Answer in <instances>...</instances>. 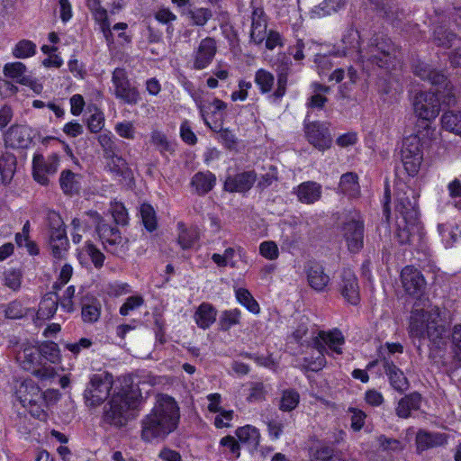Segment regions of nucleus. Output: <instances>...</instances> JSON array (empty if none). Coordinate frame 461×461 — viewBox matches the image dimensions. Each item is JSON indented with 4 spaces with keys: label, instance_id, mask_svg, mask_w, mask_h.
Wrapping results in <instances>:
<instances>
[{
    "label": "nucleus",
    "instance_id": "obj_1",
    "mask_svg": "<svg viewBox=\"0 0 461 461\" xmlns=\"http://www.w3.org/2000/svg\"><path fill=\"white\" fill-rule=\"evenodd\" d=\"M179 420L176 401L167 394H158L150 412L141 420L140 437L145 442L164 440L176 429Z\"/></svg>",
    "mask_w": 461,
    "mask_h": 461
},
{
    "label": "nucleus",
    "instance_id": "obj_2",
    "mask_svg": "<svg viewBox=\"0 0 461 461\" xmlns=\"http://www.w3.org/2000/svg\"><path fill=\"white\" fill-rule=\"evenodd\" d=\"M395 198V238L401 245H413L420 241L423 231L419 219L417 194L409 186L398 188Z\"/></svg>",
    "mask_w": 461,
    "mask_h": 461
},
{
    "label": "nucleus",
    "instance_id": "obj_3",
    "mask_svg": "<svg viewBox=\"0 0 461 461\" xmlns=\"http://www.w3.org/2000/svg\"><path fill=\"white\" fill-rule=\"evenodd\" d=\"M439 317L440 310L438 306L420 308L415 303L410 315V336L419 339H428L431 347L443 348L447 343L448 334Z\"/></svg>",
    "mask_w": 461,
    "mask_h": 461
},
{
    "label": "nucleus",
    "instance_id": "obj_4",
    "mask_svg": "<svg viewBox=\"0 0 461 461\" xmlns=\"http://www.w3.org/2000/svg\"><path fill=\"white\" fill-rule=\"evenodd\" d=\"M358 60L364 66H377L387 71L395 68L397 48L385 34L375 33L367 45L358 50Z\"/></svg>",
    "mask_w": 461,
    "mask_h": 461
},
{
    "label": "nucleus",
    "instance_id": "obj_5",
    "mask_svg": "<svg viewBox=\"0 0 461 461\" xmlns=\"http://www.w3.org/2000/svg\"><path fill=\"white\" fill-rule=\"evenodd\" d=\"M141 395L138 388L133 386L122 387L118 391H114L108 407L105 406L104 412V420L115 427H122L127 424L131 419V411H134Z\"/></svg>",
    "mask_w": 461,
    "mask_h": 461
},
{
    "label": "nucleus",
    "instance_id": "obj_6",
    "mask_svg": "<svg viewBox=\"0 0 461 461\" xmlns=\"http://www.w3.org/2000/svg\"><path fill=\"white\" fill-rule=\"evenodd\" d=\"M413 73L421 80L428 81L436 87V96L438 98V103H442L448 106L456 104V97L454 93V87L447 77L440 71L431 68L427 63L417 62L412 66Z\"/></svg>",
    "mask_w": 461,
    "mask_h": 461
},
{
    "label": "nucleus",
    "instance_id": "obj_7",
    "mask_svg": "<svg viewBox=\"0 0 461 461\" xmlns=\"http://www.w3.org/2000/svg\"><path fill=\"white\" fill-rule=\"evenodd\" d=\"M340 233L350 253L357 254L364 248L365 221L358 211H349L343 218Z\"/></svg>",
    "mask_w": 461,
    "mask_h": 461
},
{
    "label": "nucleus",
    "instance_id": "obj_8",
    "mask_svg": "<svg viewBox=\"0 0 461 461\" xmlns=\"http://www.w3.org/2000/svg\"><path fill=\"white\" fill-rule=\"evenodd\" d=\"M96 222L95 231L104 249L117 257L122 258L128 251V239L122 236L116 226H112L102 221L98 213H94Z\"/></svg>",
    "mask_w": 461,
    "mask_h": 461
},
{
    "label": "nucleus",
    "instance_id": "obj_9",
    "mask_svg": "<svg viewBox=\"0 0 461 461\" xmlns=\"http://www.w3.org/2000/svg\"><path fill=\"white\" fill-rule=\"evenodd\" d=\"M113 384V375L107 372L93 375L84 393L86 405L94 407L104 402L110 394Z\"/></svg>",
    "mask_w": 461,
    "mask_h": 461
},
{
    "label": "nucleus",
    "instance_id": "obj_10",
    "mask_svg": "<svg viewBox=\"0 0 461 461\" xmlns=\"http://www.w3.org/2000/svg\"><path fill=\"white\" fill-rule=\"evenodd\" d=\"M403 168L409 176H415L423 160L422 145L418 135L404 138L401 149Z\"/></svg>",
    "mask_w": 461,
    "mask_h": 461
},
{
    "label": "nucleus",
    "instance_id": "obj_11",
    "mask_svg": "<svg viewBox=\"0 0 461 461\" xmlns=\"http://www.w3.org/2000/svg\"><path fill=\"white\" fill-rule=\"evenodd\" d=\"M113 95L127 104H136L140 100L138 89L131 86L124 68H116L112 75Z\"/></svg>",
    "mask_w": 461,
    "mask_h": 461
},
{
    "label": "nucleus",
    "instance_id": "obj_12",
    "mask_svg": "<svg viewBox=\"0 0 461 461\" xmlns=\"http://www.w3.org/2000/svg\"><path fill=\"white\" fill-rule=\"evenodd\" d=\"M416 115L424 121V128H429V122L439 113L438 98L432 92H420L416 95L413 103Z\"/></svg>",
    "mask_w": 461,
    "mask_h": 461
},
{
    "label": "nucleus",
    "instance_id": "obj_13",
    "mask_svg": "<svg viewBox=\"0 0 461 461\" xmlns=\"http://www.w3.org/2000/svg\"><path fill=\"white\" fill-rule=\"evenodd\" d=\"M59 162V158L57 154H51L46 158L42 155H35L32 161V174L35 181L42 185H47L49 176L57 172Z\"/></svg>",
    "mask_w": 461,
    "mask_h": 461
},
{
    "label": "nucleus",
    "instance_id": "obj_14",
    "mask_svg": "<svg viewBox=\"0 0 461 461\" xmlns=\"http://www.w3.org/2000/svg\"><path fill=\"white\" fill-rule=\"evenodd\" d=\"M204 123L212 131H218L223 119V112L227 108L226 103L214 98L212 102H200L197 104Z\"/></svg>",
    "mask_w": 461,
    "mask_h": 461
},
{
    "label": "nucleus",
    "instance_id": "obj_15",
    "mask_svg": "<svg viewBox=\"0 0 461 461\" xmlns=\"http://www.w3.org/2000/svg\"><path fill=\"white\" fill-rule=\"evenodd\" d=\"M252 11L250 14V41L256 45H261L267 32L268 17L262 6H257L254 2L250 5Z\"/></svg>",
    "mask_w": 461,
    "mask_h": 461
},
{
    "label": "nucleus",
    "instance_id": "obj_16",
    "mask_svg": "<svg viewBox=\"0 0 461 461\" xmlns=\"http://www.w3.org/2000/svg\"><path fill=\"white\" fill-rule=\"evenodd\" d=\"M14 397L24 408L38 405L42 400L40 387L32 379H25L15 384Z\"/></svg>",
    "mask_w": 461,
    "mask_h": 461
},
{
    "label": "nucleus",
    "instance_id": "obj_17",
    "mask_svg": "<svg viewBox=\"0 0 461 461\" xmlns=\"http://www.w3.org/2000/svg\"><path fill=\"white\" fill-rule=\"evenodd\" d=\"M33 130L27 125L15 124L5 133L4 140L6 147L26 149L33 139Z\"/></svg>",
    "mask_w": 461,
    "mask_h": 461
},
{
    "label": "nucleus",
    "instance_id": "obj_18",
    "mask_svg": "<svg viewBox=\"0 0 461 461\" xmlns=\"http://www.w3.org/2000/svg\"><path fill=\"white\" fill-rule=\"evenodd\" d=\"M217 51L216 41L212 37L203 39L193 53V68L202 70L213 60Z\"/></svg>",
    "mask_w": 461,
    "mask_h": 461
},
{
    "label": "nucleus",
    "instance_id": "obj_19",
    "mask_svg": "<svg viewBox=\"0 0 461 461\" xmlns=\"http://www.w3.org/2000/svg\"><path fill=\"white\" fill-rule=\"evenodd\" d=\"M401 280L406 293L413 296L420 295L426 288L423 275L412 266H406L402 268Z\"/></svg>",
    "mask_w": 461,
    "mask_h": 461
},
{
    "label": "nucleus",
    "instance_id": "obj_20",
    "mask_svg": "<svg viewBox=\"0 0 461 461\" xmlns=\"http://www.w3.org/2000/svg\"><path fill=\"white\" fill-rule=\"evenodd\" d=\"M292 60L285 54H280L276 62L277 87L275 92L269 95L274 101L280 100L286 92L288 77L292 72Z\"/></svg>",
    "mask_w": 461,
    "mask_h": 461
},
{
    "label": "nucleus",
    "instance_id": "obj_21",
    "mask_svg": "<svg viewBox=\"0 0 461 461\" xmlns=\"http://www.w3.org/2000/svg\"><path fill=\"white\" fill-rule=\"evenodd\" d=\"M340 293L348 303L352 305L359 303V285L357 278L351 269H344L341 273Z\"/></svg>",
    "mask_w": 461,
    "mask_h": 461
},
{
    "label": "nucleus",
    "instance_id": "obj_22",
    "mask_svg": "<svg viewBox=\"0 0 461 461\" xmlns=\"http://www.w3.org/2000/svg\"><path fill=\"white\" fill-rule=\"evenodd\" d=\"M305 135L308 141L319 150L328 149L331 146L329 130L317 122L306 125Z\"/></svg>",
    "mask_w": 461,
    "mask_h": 461
},
{
    "label": "nucleus",
    "instance_id": "obj_23",
    "mask_svg": "<svg viewBox=\"0 0 461 461\" xmlns=\"http://www.w3.org/2000/svg\"><path fill=\"white\" fill-rule=\"evenodd\" d=\"M256 180L257 174L254 171H244L228 176L224 182V189L230 193H245L253 186Z\"/></svg>",
    "mask_w": 461,
    "mask_h": 461
},
{
    "label": "nucleus",
    "instance_id": "obj_24",
    "mask_svg": "<svg viewBox=\"0 0 461 461\" xmlns=\"http://www.w3.org/2000/svg\"><path fill=\"white\" fill-rule=\"evenodd\" d=\"M381 361L391 386L398 392L407 390L409 386L408 380L404 373L394 364L392 357H384Z\"/></svg>",
    "mask_w": 461,
    "mask_h": 461
},
{
    "label": "nucleus",
    "instance_id": "obj_25",
    "mask_svg": "<svg viewBox=\"0 0 461 461\" xmlns=\"http://www.w3.org/2000/svg\"><path fill=\"white\" fill-rule=\"evenodd\" d=\"M3 71L5 77L12 78L18 84L30 86L34 91L39 86L36 80L32 76L27 75L26 66L20 61L6 63Z\"/></svg>",
    "mask_w": 461,
    "mask_h": 461
},
{
    "label": "nucleus",
    "instance_id": "obj_26",
    "mask_svg": "<svg viewBox=\"0 0 461 461\" xmlns=\"http://www.w3.org/2000/svg\"><path fill=\"white\" fill-rule=\"evenodd\" d=\"M305 271L309 285L317 292H323L330 280L323 267L319 263H311Z\"/></svg>",
    "mask_w": 461,
    "mask_h": 461
},
{
    "label": "nucleus",
    "instance_id": "obj_27",
    "mask_svg": "<svg viewBox=\"0 0 461 461\" xmlns=\"http://www.w3.org/2000/svg\"><path fill=\"white\" fill-rule=\"evenodd\" d=\"M447 436L440 432L420 430L416 435V445L419 451L443 446L447 443Z\"/></svg>",
    "mask_w": 461,
    "mask_h": 461
},
{
    "label": "nucleus",
    "instance_id": "obj_28",
    "mask_svg": "<svg viewBox=\"0 0 461 461\" xmlns=\"http://www.w3.org/2000/svg\"><path fill=\"white\" fill-rule=\"evenodd\" d=\"M321 185L313 181H306L300 184L296 189L298 200L306 204H312L319 201L321 197Z\"/></svg>",
    "mask_w": 461,
    "mask_h": 461
},
{
    "label": "nucleus",
    "instance_id": "obj_29",
    "mask_svg": "<svg viewBox=\"0 0 461 461\" xmlns=\"http://www.w3.org/2000/svg\"><path fill=\"white\" fill-rule=\"evenodd\" d=\"M21 366L24 370L31 371L41 378H47L49 375L47 370L34 369L35 366L40 364L41 357L38 348H26L23 352V356L18 357Z\"/></svg>",
    "mask_w": 461,
    "mask_h": 461
},
{
    "label": "nucleus",
    "instance_id": "obj_30",
    "mask_svg": "<svg viewBox=\"0 0 461 461\" xmlns=\"http://www.w3.org/2000/svg\"><path fill=\"white\" fill-rule=\"evenodd\" d=\"M49 246L54 258L63 259L69 248L66 230H58L50 233Z\"/></svg>",
    "mask_w": 461,
    "mask_h": 461
},
{
    "label": "nucleus",
    "instance_id": "obj_31",
    "mask_svg": "<svg viewBox=\"0 0 461 461\" xmlns=\"http://www.w3.org/2000/svg\"><path fill=\"white\" fill-rule=\"evenodd\" d=\"M190 184L198 195H204L216 185V176L211 171L197 172L193 176Z\"/></svg>",
    "mask_w": 461,
    "mask_h": 461
},
{
    "label": "nucleus",
    "instance_id": "obj_32",
    "mask_svg": "<svg viewBox=\"0 0 461 461\" xmlns=\"http://www.w3.org/2000/svg\"><path fill=\"white\" fill-rule=\"evenodd\" d=\"M217 310L209 303H202L196 309L194 319L197 326L203 330L209 329L216 321Z\"/></svg>",
    "mask_w": 461,
    "mask_h": 461
},
{
    "label": "nucleus",
    "instance_id": "obj_33",
    "mask_svg": "<svg viewBox=\"0 0 461 461\" xmlns=\"http://www.w3.org/2000/svg\"><path fill=\"white\" fill-rule=\"evenodd\" d=\"M236 436L239 438V442L247 446L249 451L256 450L259 445V431L251 425L238 428L236 429Z\"/></svg>",
    "mask_w": 461,
    "mask_h": 461
},
{
    "label": "nucleus",
    "instance_id": "obj_34",
    "mask_svg": "<svg viewBox=\"0 0 461 461\" xmlns=\"http://www.w3.org/2000/svg\"><path fill=\"white\" fill-rule=\"evenodd\" d=\"M81 315L84 322L94 323L101 315V303L97 299L84 296L81 300Z\"/></svg>",
    "mask_w": 461,
    "mask_h": 461
},
{
    "label": "nucleus",
    "instance_id": "obj_35",
    "mask_svg": "<svg viewBox=\"0 0 461 461\" xmlns=\"http://www.w3.org/2000/svg\"><path fill=\"white\" fill-rule=\"evenodd\" d=\"M81 175L65 169L59 177L60 188L66 194L73 195L78 194L81 189Z\"/></svg>",
    "mask_w": 461,
    "mask_h": 461
},
{
    "label": "nucleus",
    "instance_id": "obj_36",
    "mask_svg": "<svg viewBox=\"0 0 461 461\" xmlns=\"http://www.w3.org/2000/svg\"><path fill=\"white\" fill-rule=\"evenodd\" d=\"M58 305V294L56 293L46 294L40 302L37 318L40 320H49L52 318L57 312Z\"/></svg>",
    "mask_w": 461,
    "mask_h": 461
},
{
    "label": "nucleus",
    "instance_id": "obj_37",
    "mask_svg": "<svg viewBox=\"0 0 461 461\" xmlns=\"http://www.w3.org/2000/svg\"><path fill=\"white\" fill-rule=\"evenodd\" d=\"M421 402V395L418 393H412L402 398L396 408V414L400 418H408L411 411L420 409Z\"/></svg>",
    "mask_w": 461,
    "mask_h": 461
},
{
    "label": "nucleus",
    "instance_id": "obj_38",
    "mask_svg": "<svg viewBox=\"0 0 461 461\" xmlns=\"http://www.w3.org/2000/svg\"><path fill=\"white\" fill-rule=\"evenodd\" d=\"M440 120L446 131L461 136V111H446Z\"/></svg>",
    "mask_w": 461,
    "mask_h": 461
},
{
    "label": "nucleus",
    "instance_id": "obj_39",
    "mask_svg": "<svg viewBox=\"0 0 461 461\" xmlns=\"http://www.w3.org/2000/svg\"><path fill=\"white\" fill-rule=\"evenodd\" d=\"M339 188L349 197L357 196L360 190L357 175L352 172L343 174L340 177Z\"/></svg>",
    "mask_w": 461,
    "mask_h": 461
},
{
    "label": "nucleus",
    "instance_id": "obj_40",
    "mask_svg": "<svg viewBox=\"0 0 461 461\" xmlns=\"http://www.w3.org/2000/svg\"><path fill=\"white\" fill-rule=\"evenodd\" d=\"M438 230L446 248L452 247L461 238V227L456 224H438Z\"/></svg>",
    "mask_w": 461,
    "mask_h": 461
},
{
    "label": "nucleus",
    "instance_id": "obj_41",
    "mask_svg": "<svg viewBox=\"0 0 461 461\" xmlns=\"http://www.w3.org/2000/svg\"><path fill=\"white\" fill-rule=\"evenodd\" d=\"M320 337L332 353L337 355L342 354L341 345L344 344L345 339L341 331L338 330L329 332L322 331L320 333Z\"/></svg>",
    "mask_w": 461,
    "mask_h": 461
},
{
    "label": "nucleus",
    "instance_id": "obj_42",
    "mask_svg": "<svg viewBox=\"0 0 461 461\" xmlns=\"http://www.w3.org/2000/svg\"><path fill=\"white\" fill-rule=\"evenodd\" d=\"M325 354L329 355L327 348L321 346L316 357L311 356L303 358V368L312 372L321 370L327 364Z\"/></svg>",
    "mask_w": 461,
    "mask_h": 461
},
{
    "label": "nucleus",
    "instance_id": "obj_43",
    "mask_svg": "<svg viewBox=\"0 0 461 461\" xmlns=\"http://www.w3.org/2000/svg\"><path fill=\"white\" fill-rule=\"evenodd\" d=\"M179 234L177 243L182 249H189L193 248L199 239V234L196 229L185 228L183 223H178Z\"/></svg>",
    "mask_w": 461,
    "mask_h": 461
},
{
    "label": "nucleus",
    "instance_id": "obj_44",
    "mask_svg": "<svg viewBox=\"0 0 461 461\" xmlns=\"http://www.w3.org/2000/svg\"><path fill=\"white\" fill-rule=\"evenodd\" d=\"M98 143L102 147L104 158H113L115 154L119 152L117 146V139L112 134V132H103L99 134Z\"/></svg>",
    "mask_w": 461,
    "mask_h": 461
},
{
    "label": "nucleus",
    "instance_id": "obj_45",
    "mask_svg": "<svg viewBox=\"0 0 461 461\" xmlns=\"http://www.w3.org/2000/svg\"><path fill=\"white\" fill-rule=\"evenodd\" d=\"M345 5L344 0H324L315 6L312 13L318 17H325L338 13Z\"/></svg>",
    "mask_w": 461,
    "mask_h": 461
},
{
    "label": "nucleus",
    "instance_id": "obj_46",
    "mask_svg": "<svg viewBox=\"0 0 461 461\" xmlns=\"http://www.w3.org/2000/svg\"><path fill=\"white\" fill-rule=\"evenodd\" d=\"M183 14L188 15L193 25L199 27L204 26L212 17V10L203 7L188 9L187 12L183 11Z\"/></svg>",
    "mask_w": 461,
    "mask_h": 461
},
{
    "label": "nucleus",
    "instance_id": "obj_47",
    "mask_svg": "<svg viewBox=\"0 0 461 461\" xmlns=\"http://www.w3.org/2000/svg\"><path fill=\"white\" fill-rule=\"evenodd\" d=\"M341 41L346 50H354L358 57V50L362 49L359 47L360 34L353 25L346 30Z\"/></svg>",
    "mask_w": 461,
    "mask_h": 461
},
{
    "label": "nucleus",
    "instance_id": "obj_48",
    "mask_svg": "<svg viewBox=\"0 0 461 461\" xmlns=\"http://www.w3.org/2000/svg\"><path fill=\"white\" fill-rule=\"evenodd\" d=\"M105 159L107 160V167L113 174L124 178L129 176L130 169L128 163L118 153L113 158H107Z\"/></svg>",
    "mask_w": 461,
    "mask_h": 461
},
{
    "label": "nucleus",
    "instance_id": "obj_49",
    "mask_svg": "<svg viewBox=\"0 0 461 461\" xmlns=\"http://www.w3.org/2000/svg\"><path fill=\"white\" fill-rule=\"evenodd\" d=\"M300 402V394L294 389H286L283 391L280 399L279 408L283 411H291L294 410Z\"/></svg>",
    "mask_w": 461,
    "mask_h": 461
},
{
    "label": "nucleus",
    "instance_id": "obj_50",
    "mask_svg": "<svg viewBox=\"0 0 461 461\" xmlns=\"http://www.w3.org/2000/svg\"><path fill=\"white\" fill-rule=\"evenodd\" d=\"M236 298L238 302L246 307L250 312L258 314L260 312V307L258 302L253 298L248 289L239 288L236 290Z\"/></svg>",
    "mask_w": 461,
    "mask_h": 461
},
{
    "label": "nucleus",
    "instance_id": "obj_51",
    "mask_svg": "<svg viewBox=\"0 0 461 461\" xmlns=\"http://www.w3.org/2000/svg\"><path fill=\"white\" fill-rule=\"evenodd\" d=\"M275 77L270 72L260 68L255 74V83L262 94L269 93L274 86Z\"/></svg>",
    "mask_w": 461,
    "mask_h": 461
},
{
    "label": "nucleus",
    "instance_id": "obj_52",
    "mask_svg": "<svg viewBox=\"0 0 461 461\" xmlns=\"http://www.w3.org/2000/svg\"><path fill=\"white\" fill-rule=\"evenodd\" d=\"M241 312L238 309L226 310L221 312L220 317L219 324L221 326V330L227 331L232 326H235L240 323Z\"/></svg>",
    "mask_w": 461,
    "mask_h": 461
},
{
    "label": "nucleus",
    "instance_id": "obj_53",
    "mask_svg": "<svg viewBox=\"0 0 461 461\" xmlns=\"http://www.w3.org/2000/svg\"><path fill=\"white\" fill-rule=\"evenodd\" d=\"M140 212L142 222L149 231H153L157 228L156 213L150 204L143 203L140 205Z\"/></svg>",
    "mask_w": 461,
    "mask_h": 461
},
{
    "label": "nucleus",
    "instance_id": "obj_54",
    "mask_svg": "<svg viewBox=\"0 0 461 461\" xmlns=\"http://www.w3.org/2000/svg\"><path fill=\"white\" fill-rule=\"evenodd\" d=\"M36 52V45L29 40L20 41L13 50V55L17 59L32 57Z\"/></svg>",
    "mask_w": 461,
    "mask_h": 461
},
{
    "label": "nucleus",
    "instance_id": "obj_55",
    "mask_svg": "<svg viewBox=\"0 0 461 461\" xmlns=\"http://www.w3.org/2000/svg\"><path fill=\"white\" fill-rule=\"evenodd\" d=\"M40 357H43L51 363H56L59 359V346L55 342H45L39 348Z\"/></svg>",
    "mask_w": 461,
    "mask_h": 461
},
{
    "label": "nucleus",
    "instance_id": "obj_56",
    "mask_svg": "<svg viewBox=\"0 0 461 461\" xmlns=\"http://www.w3.org/2000/svg\"><path fill=\"white\" fill-rule=\"evenodd\" d=\"M84 250L96 268L103 267L104 255L91 241L86 243Z\"/></svg>",
    "mask_w": 461,
    "mask_h": 461
},
{
    "label": "nucleus",
    "instance_id": "obj_57",
    "mask_svg": "<svg viewBox=\"0 0 461 461\" xmlns=\"http://www.w3.org/2000/svg\"><path fill=\"white\" fill-rule=\"evenodd\" d=\"M456 38V36L455 33L443 30L442 28L436 30L434 32V40L436 43L445 48H450Z\"/></svg>",
    "mask_w": 461,
    "mask_h": 461
},
{
    "label": "nucleus",
    "instance_id": "obj_58",
    "mask_svg": "<svg viewBox=\"0 0 461 461\" xmlns=\"http://www.w3.org/2000/svg\"><path fill=\"white\" fill-rule=\"evenodd\" d=\"M277 179V169L276 167L271 166L268 171L258 178L257 187L262 191L276 182Z\"/></svg>",
    "mask_w": 461,
    "mask_h": 461
},
{
    "label": "nucleus",
    "instance_id": "obj_59",
    "mask_svg": "<svg viewBox=\"0 0 461 461\" xmlns=\"http://www.w3.org/2000/svg\"><path fill=\"white\" fill-rule=\"evenodd\" d=\"M348 411L351 413V429L354 431H359L364 427L366 414L363 411L354 407H349Z\"/></svg>",
    "mask_w": 461,
    "mask_h": 461
},
{
    "label": "nucleus",
    "instance_id": "obj_60",
    "mask_svg": "<svg viewBox=\"0 0 461 461\" xmlns=\"http://www.w3.org/2000/svg\"><path fill=\"white\" fill-rule=\"evenodd\" d=\"M144 303V299L140 295L130 296L125 303L120 307V314L126 316L130 312L136 310Z\"/></svg>",
    "mask_w": 461,
    "mask_h": 461
},
{
    "label": "nucleus",
    "instance_id": "obj_61",
    "mask_svg": "<svg viewBox=\"0 0 461 461\" xmlns=\"http://www.w3.org/2000/svg\"><path fill=\"white\" fill-rule=\"evenodd\" d=\"M220 445L225 447L234 458H239L240 456V445L233 436H225L220 440Z\"/></svg>",
    "mask_w": 461,
    "mask_h": 461
},
{
    "label": "nucleus",
    "instance_id": "obj_62",
    "mask_svg": "<svg viewBox=\"0 0 461 461\" xmlns=\"http://www.w3.org/2000/svg\"><path fill=\"white\" fill-rule=\"evenodd\" d=\"M25 314L23 304L18 301H13L9 303L5 309V316L7 319H20Z\"/></svg>",
    "mask_w": 461,
    "mask_h": 461
},
{
    "label": "nucleus",
    "instance_id": "obj_63",
    "mask_svg": "<svg viewBox=\"0 0 461 461\" xmlns=\"http://www.w3.org/2000/svg\"><path fill=\"white\" fill-rule=\"evenodd\" d=\"M259 252L267 259L274 260L278 258L277 245L274 241H264L259 245Z\"/></svg>",
    "mask_w": 461,
    "mask_h": 461
},
{
    "label": "nucleus",
    "instance_id": "obj_64",
    "mask_svg": "<svg viewBox=\"0 0 461 461\" xmlns=\"http://www.w3.org/2000/svg\"><path fill=\"white\" fill-rule=\"evenodd\" d=\"M104 126V116L101 111L91 114L87 119V128L91 132L97 133Z\"/></svg>",
    "mask_w": 461,
    "mask_h": 461
}]
</instances>
